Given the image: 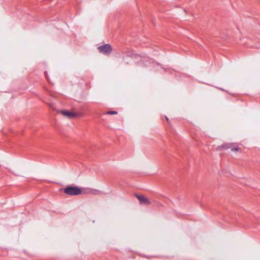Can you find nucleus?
Returning a JSON list of instances; mask_svg holds the SVG:
<instances>
[{
  "label": "nucleus",
  "instance_id": "nucleus-1",
  "mask_svg": "<svg viewBox=\"0 0 260 260\" xmlns=\"http://www.w3.org/2000/svg\"><path fill=\"white\" fill-rule=\"evenodd\" d=\"M64 192L69 196H77L82 193V190L78 186H69L64 188Z\"/></svg>",
  "mask_w": 260,
  "mask_h": 260
},
{
  "label": "nucleus",
  "instance_id": "nucleus-2",
  "mask_svg": "<svg viewBox=\"0 0 260 260\" xmlns=\"http://www.w3.org/2000/svg\"><path fill=\"white\" fill-rule=\"evenodd\" d=\"M99 49L101 52L106 54H109L112 50L111 46L109 44L101 46L99 47Z\"/></svg>",
  "mask_w": 260,
  "mask_h": 260
},
{
  "label": "nucleus",
  "instance_id": "nucleus-3",
  "mask_svg": "<svg viewBox=\"0 0 260 260\" xmlns=\"http://www.w3.org/2000/svg\"><path fill=\"white\" fill-rule=\"evenodd\" d=\"M60 113L68 118H73L76 116L74 113L70 111H61Z\"/></svg>",
  "mask_w": 260,
  "mask_h": 260
},
{
  "label": "nucleus",
  "instance_id": "nucleus-4",
  "mask_svg": "<svg viewBox=\"0 0 260 260\" xmlns=\"http://www.w3.org/2000/svg\"><path fill=\"white\" fill-rule=\"evenodd\" d=\"M137 198L141 204H149L150 203L149 200L143 196H138Z\"/></svg>",
  "mask_w": 260,
  "mask_h": 260
},
{
  "label": "nucleus",
  "instance_id": "nucleus-5",
  "mask_svg": "<svg viewBox=\"0 0 260 260\" xmlns=\"http://www.w3.org/2000/svg\"><path fill=\"white\" fill-rule=\"evenodd\" d=\"M10 171L16 175H20L19 169L18 167H13L9 169Z\"/></svg>",
  "mask_w": 260,
  "mask_h": 260
},
{
  "label": "nucleus",
  "instance_id": "nucleus-6",
  "mask_svg": "<svg viewBox=\"0 0 260 260\" xmlns=\"http://www.w3.org/2000/svg\"><path fill=\"white\" fill-rule=\"evenodd\" d=\"M231 150L235 152H237L239 150V147L238 146H234L230 147Z\"/></svg>",
  "mask_w": 260,
  "mask_h": 260
},
{
  "label": "nucleus",
  "instance_id": "nucleus-7",
  "mask_svg": "<svg viewBox=\"0 0 260 260\" xmlns=\"http://www.w3.org/2000/svg\"><path fill=\"white\" fill-rule=\"evenodd\" d=\"M107 114H111V115L116 114H117V112H116V111H109L107 112Z\"/></svg>",
  "mask_w": 260,
  "mask_h": 260
},
{
  "label": "nucleus",
  "instance_id": "nucleus-8",
  "mask_svg": "<svg viewBox=\"0 0 260 260\" xmlns=\"http://www.w3.org/2000/svg\"><path fill=\"white\" fill-rule=\"evenodd\" d=\"M166 120H167V121L169 123V118L167 117H166Z\"/></svg>",
  "mask_w": 260,
  "mask_h": 260
}]
</instances>
